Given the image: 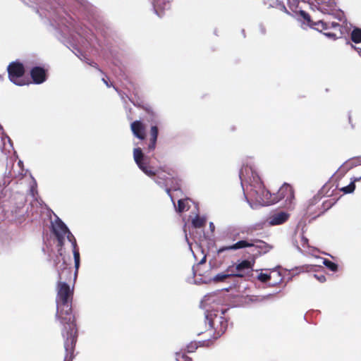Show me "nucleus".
Listing matches in <instances>:
<instances>
[{"label": "nucleus", "instance_id": "nucleus-6", "mask_svg": "<svg viewBox=\"0 0 361 361\" xmlns=\"http://www.w3.org/2000/svg\"><path fill=\"white\" fill-rule=\"evenodd\" d=\"M48 11V18L50 20L51 25L56 29H59L61 32H66V28L73 27L72 22L69 21V20H71V18L68 16L67 17L63 16V13H65V12L62 7L53 11V14L52 11Z\"/></svg>", "mask_w": 361, "mask_h": 361}, {"label": "nucleus", "instance_id": "nucleus-17", "mask_svg": "<svg viewBox=\"0 0 361 361\" xmlns=\"http://www.w3.org/2000/svg\"><path fill=\"white\" fill-rule=\"evenodd\" d=\"M314 25H317L319 30H317L319 32H322L323 30H328L330 29L333 30H338L340 32V35H342V31H341V26L339 23L336 22H331V23H327L324 20H318L317 23H314Z\"/></svg>", "mask_w": 361, "mask_h": 361}, {"label": "nucleus", "instance_id": "nucleus-35", "mask_svg": "<svg viewBox=\"0 0 361 361\" xmlns=\"http://www.w3.org/2000/svg\"><path fill=\"white\" fill-rule=\"evenodd\" d=\"M257 279L262 281V282H264V283H266V282H268L269 280L271 279V276L268 274H265V273H260L258 276H257Z\"/></svg>", "mask_w": 361, "mask_h": 361}, {"label": "nucleus", "instance_id": "nucleus-20", "mask_svg": "<svg viewBox=\"0 0 361 361\" xmlns=\"http://www.w3.org/2000/svg\"><path fill=\"white\" fill-rule=\"evenodd\" d=\"M133 135L140 140L145 139V128L140 121H135L130 125Z\"/></svg>", "mask_w": 361, "mask_h": 361}, {"label": "nucleus", "instance_id": "nucleus-59", "mask_svg": "<svg viewBox=\"0 0 361 361\" xmlns=\"http://www.w3.org/2000/svg\"><path fill=\"white\" fill-rule=\"evenodd\" d=\"M114 90H115L116 91H117V92H118V89H117L116 87H114Z\"/></svg>", "mask_w": 361, "mask_h": 361}, {"label": "nucleus", "instance_id": "nucleus-5", "mask_svg": "<svg viewBox=\"0 0 361 361\" xmlns=\"http://www.w3.org/2000/svg\"><path fill=\"white\" fill-rule=\"evenodd\" d=\"M251 191L256 203L261 206H267L279 202V200L275 197V194L272 195L269 190L264 189L262 181H260V183L255 184L251 187Z\"/></svg>", "mask_w": 361, "mask_h": 361}, {"label": "nucleus", "instance_id": "nucleus-50", "mask_svg": "<svg viewBox=\"0 0 361 361\" xmlns=\"http://www.w3.org/2000/svg\"><path fill=\"white\" fill-rule=\"evenodd\" d=\"M209 228H210L212 232H214V231L215 229V226H214V224L213 222H210L209 223Z\"/></svg>", "mask_w": 361, "mask_h": 361}, {"label": "nucleus", "instance_id": "nucleus-60", "mask_svg": "<svg viewBox=\"0 0 361 361\" xmlns=\"http://www.w3.org/2000/svg\"><path fill=\"white\" fill-rule=\"evenodd\" d=\"M323 212H320L319 214H318V215H317V216H320V214H322Z\"/></svg>", "mask_w": 361, "mask_h": 361}, {"label": "nucleus", "instance_id": "nucleus-49", "mask_svg": "<svg viewBox=\"0 0 361 361\" xmlns=\"http://www.w3.org/2000/svg\"><path fill=\"white\" fill-rule=\"evenodd\" d=\"M102 81L106 85V87H110L112 85L109 84L108 80L105 78H102Z\"/></svg>", "mask_w": 361, "mask_h": 361}, {"label": "nucleus", "instance_id": "nucleus-43", "mask_svg": "<svg viewBox=\"0 0 361 361\" xmlns=\"http://www.w3.org/2000/svg\"><path fill=\"white\" fill-rule=\"evenodd\" d=\"M314 276L321 283H323L324 281H326V277L324 275H317V274H314Z\"/></svg>", "mask_w": 361, "mask_h": 361}, {"label": "nucleus", "instance_id": "nucleus-29", "mask_svg": "<svg viewBox=\"0 0 361 361\" xmlns=\"http://www.w3.org/2000/svg\"><path fill=\"white\" fill-rule=\"evenodd\" d=\"M355 189V184L350 182L347 186L343 187L341 190L345 194H350L354 192Z\"/></svg>", "mask_w": 361, "mask_h": 361}, {"label": "nucleus", "instance_id": "nucleus-34", "mask_svg": "<svg viewBox=\"0 0 361 361\" xmlns=\"http://www.w3.org/2000/svg\"><path fill=\"white\" fill-rule=\"evenodd\" d=\"M60 7H61V6L56 7V4H55V3H54V4L51 3V4H49V5L46 6L44 8V9L45 11H47V13H48V14H46V15H45V16H46V17H47V18H48V16H49V11H52V12H53V11H54V10H56V9H58V8H59ZM41 9H43V7H41Z\"/></svg>", "mask_w": 361, "mask_h": 361}, {"label": "nucleus", "instance_id": "nucleus-31", "mask_svg": "<svg viewBox=\"0 0 361 361\" xmlns=\"http://www.w3.org/2000/svg\"><path fill=\"white\" fill-rule=\"evenodd\" d=\"M319 200H320L319 195H315L313 197V198L310 200V201L308 202L307 207V212H311V207L312 206L315 205Z\"/></svg>", "mask_w": 361, "mask_h": 361}, {"label": "nucleus", "instance_id": "nucleus-16", "mask_svg": "<svg viewBox=\"0 0 361 361\" xmlns=\"http://www.w3.org/2000/svg\"><path fill=\"white\" fill-rule=\"evenodd\" d=\"M319 7L318 10L324 13L331 14L336 7L334 0H316Z\"/></svg>", "mask_w": 361, "mask_h": 361}, {"label": "nucleus", "instance_id": "nucleus-22", "mask_svg": "<svg viewBox=\"0 0 361 361\" xmlns=\"http://www.w3.org/2000/svg\"><path fill=\"white\" fill-rule=\"evenodd\" d=\"M159 134V130L156 125L152 126L150 128V139H149V143L148 145V149L149 151H152L155 149L157 141V137Z\"/></svg>", "mask_w": 361, "mask_h": 361}, {"label": "nucleus", "instance_id": "nucleus-48", "mask_svg": "<svg viewBox=\"0 0 361 361\" xmlns=\"http://www.w3.org/2000/svg\"><path fill=\"white\" fill-rule=\"evenodd\" d=\"M301 240H302V243L303 247H305V245H307L308 239L306 237H305L303 235L301 237Z\"/></svg>", "mask_w": 361, "mask_h": 361}, {"label": "nucleus", "instance_id": "nucleus-41", "mask_svg": "<svg viewBox=\"0 0 361 361\" xmlns=\"http://www.w3.org/2000/svg\"><path fill=\"white\" fill-rule=\"evenodd\" d=\"M36 185H37V183H36L35 180H33V185H32L30 187V193L33 197H35V194L37 193V190L35 188Z\"/></svg>", "mask_w": 361, "mask_h": 361}, {"label": "nucleus", "instance_id": "nucleus-30", "mask_svg": "<svg viewBox=\"0 0 361 361\" xmlns=\"http://www.w3.org/2000/svg\"><path fill=\"white\" fill-rule=\"evenodd\" d=\"M11 179L9 176H4L3 180L0 181V190L3 192V190H5L6 192H7L6 186L10 183Z\"/></svg>", "mask_w": 361, "mask_h": 361}, {"label": "nucleus", "instance_id": "nucleus-4", "mask_svg": "<svg viewBox=\"0 0 361 361\" xmlns=\"http://www.w3.org/2000/svg\"><path fill=\"white\" fill-rule=\"evenodd\" d=\"M25 196L20 192L13 194L8 202H4L2 207L7 218H11V221L21 224L27 212L25 208Z\"/></svg>", "mask_w": 361, "mask_h": 361}, {"label": "nucleus", "instance_id": "nucleus-25", "mask_svg": "<svg viewBox=\"0 0 361 361\" xmlns=\"http://www.w3.org/2000/svg\"><path fill=\"white\" fill-rule=\"evenodd\" d=\"M206 223V217H201L197 215L192 221L193 227L200 228L204 226Z\"/></svg>", "mask_w": 361, "mask_h": 361}, {"label": "nucleus", "instance_id": "nucleus-23", "mask_svg": "<svg viewBox=\"0 0 361 361\" xmlns=\"http://www.w3.org/2000/svg\"><path fill=\"white\" fill-rule=\"evenodd\" d=\"M188 201H189L188 198L178 200L177 207L176 206V204H175V202L173 200L171 202H173V204L175 207L176 211L178 213H181V212H184L185 210L189 209L190 206L188 205Z\"/></svg>", "mask_w": 361, "mask_h": 361}, {"label": "nucleus", "instance_id": "nucleus-56", "mask_svg": "<svg viewBox=\"0 0 361 361\" xmlns=\"http://www.w3.org/2000/svg\"><path fill=\"white\" fill-rule=\"evenodd\" d=\"M282 10H284L286 13H288V11H287V9H286L285 6H283Z\"/></svg>", "mask_w": 361, "mask_h": 361}, {"label": "nucleus", "instance_id": "nucleus-42", "mask_svg": "<svg viewBox=\"0 0 361 361\" xmlns=\"http://www.w3.org/2000/svg\"><path fill=\"white\" fill-rule=\"evenodd\" d=\"M68 240L71 243L73 240H76L75 236L73 235V233L71 231H68L67 234L66 235Z\"/></svg>", "mask_w": 361, "mask_h": 361}, {"label": "nucleus", "instance_id": "nucleus-53", "mask_svg": "<svg viewBox=\"0 0 361 361\" xmlns=\"http://www.w3.org/2000/svg\"><path fill=\"white\" fill-rule=\"evenodd\" d=\"M244 197H245V199L246 200V201L248 202V204L250 205L251 207H252V204H251V202H250L249 199L247 197V196L244 194Z\"/></svg>", "mask_w": 361, "mask_h": 361}, {"label": "nucleus", "instance_id": "nucleus-26", "mask_svg": "<svg viewBox=\"0 0 361 361\" xmlns=\"http://www.w3.org/2000/svg\"><path fill=\"white\" fill-rule=\"evenodd\" d=\"M351 40L356 44L361 42V28L355 27L351 32Z\"/></svg>", "mask_w": 361, "mask_h": 361}, {"label": "nucleus", "instance_id": "nucleus-13", "mask_svg": "<svg viewBox=\"0 0 361 361\" xmlns=\"http://www.w3.org/2000/svg\"><path fill=\"white\" fill-rule=\"evenodd\" d=\"M52 232L56 236L63 235L66 236L67 233L70 231L68 226L64 224V222L56 217V219L54 222L51 224Z\"/></svg>", "mask_w": 361, "mask_h": 361}, {"label": "nucleus", "instance_id": "nucleus-45", "mask_svg": "<svg viewBox=\"0 0 361 361\" xmlns=\"http://www.w3.org/2000/svg\"><path fill=\"white\" fill-rule=\"evenodd\" d=\"M235 266H230L226 269V274H237V271L235 270Z\"/></svg>", "mask_w": 361, "mask_h": 361}, {"label": "nucleus", "instance_id": "nucleus-3", "mask_svg": "<svg viewBox=\"0 0 361 361\" xmlns=\"http://www.w3.org/2000/svg\"><path fill=\"white\" fill-rule=\"evenodd\" d=\"M209 296L205 295L200 302V307L204 310V319L206 327L208 329H214L213 338L217 339L221 337L227 329V321L222 315L218 314V311L208 308L207 301Z\"/></svg>", "mask_w": 361, "mask_h": 361}, {"label": "nucleus", "instance_id": "nucleus-21", "mask_svg": "<svg viewBox=\"0 0 361 361\" xmlns=\"http://www.w3.org/2000/svg\"><path fill=\"white\" fill-rule=\"evenodd\" d=\"M71 245L73 247V255L74 258V264H75V273H74V279H76L77 274L78 272V269L80 264V252L78 248L77 242L76 240H73L71 243Z\"/></svg>", "mask_w": 361, "mask_h": 361}, {"label": "nucleus", "instance_id": "nucleus-11", "mask_svg": "<svg viewBox=\"0 0 361 361\" xmlns=\"http://www.w3.org/2000/svg\"><path fill=\"white\" fill-rule=\"evenodd\" d=\"M253 263L250 261L244 259L240 263L235 265V270L237 271V274H231L235 277H243L245 274L252 270Z\"/></svg>", "mask_w": 361, "mask_h": 361}, {"label": "nucleus", "instance_id": "nucleus-24", "mask_svg": "<svg viewBox=\"0 0 361 361\" xmlns=\"http://www.w3.org/2000/svg\"><path fill=\"white\" fill-rule=\"evenodd\" d=\"M299 15L300 17H302L303 18V20L305 21V23H307V25L308 26H310V27H312L314 30H319V27L317 25H314V23L316 22H313L311 20V17L308 13H307L306 11H305L303 10H300Z\"/></svg>", "mask_w": 361, "mask_h": 361}, {"label": "nucleus", "instance_id": "nucleus-27", "mask_svg": "<svg viewBox=\"0 0 361 361\" xmlns=\"http://www.w3.org/2000/svg\"><path fill=\"white\" fill-rule=\"evenodd\" d=\"M323 264L326 268H328L331 271H336L338 270V264L330 261L329 259H324Z\"/></svg>", "mask_w": 361, "mask_h": 361}, {"label": "nucleus", "instance_id": "nucleus-54", "mask_svg": "<svg viewBox=\"0 0 361 361\" xmlns=\"http://www.w3.org/2000/svg\"><path fill=\"white\" fill-rule=\"evenodd\" d=\"M355 50L357 51L359 56L361 57V48H355Z\"/></svg>", "mask_w": 361, "mask_h": 361}, {"label": "nucleus", "instance_id": "nucleus-36", "mask_svg": "<svg viewBox=\"0 0 361 361\" xmlns=\"http://www.w3.org/2000/svg\"><path fill=\"white\" fill-rule=\"evenodd\" d=\"M176 355L177 361H192V359L185 354L180 355V353H176Z\"/></svg>", "mask_w": 361, "mask_h": 361}, {"label": "nucleus", "instance_id": "nucleus-38", "mask_svg": "<svg viewBox=\"0 0 361 361\" xmlns=\"http://www.w3.org/2000/svg\"><path fill=\"white\" fill-rule=\"evenodd\" d=\"M197 348V344L196 342H191L187 345V352L192 353Z\"/></svg>", "mask_w": 361, "mask_h": 361}, {"label": "nucleus", "instance_id": "nucleus-14", "mask_svg": "<svg viewBox=\"0 0 361 361\" xmlns=\"http://www.w3.org/2000/svg\"><path fill=\"white\" fill-rule=\"evenodd\" d=\"M171 1V0H152L154 12L159 17L162 16L164 11L170 8Z\"/></svg>", "mask_w": 361, "mask_h": 361}, {"label": "nucleus", "instance_id": "nucleus-33", "mask_svg": "<svg viewBox=\"0 0 361 361\" xmlns=\"http://www.w3.org/2000/svg\"><path fill=\"white\" fill-rule=\"evenodd\" d=\"M334 11H335V9L331 12V15H334L335 18H336L339 21L345 20V16H344V13L343 11H336L335 13H334Z\"/></svg>", "mask_w": 361, "mask_h": 361}, {"label": "nucleus", "instance_id": "nucleus-2", "mask_svg": "<svg viewBox=\"0 0 361 361\" xmlns=\"http://www.w3.org/2000/svg\"><path fill=\"white\" fill-rule=\"evenodd\" d=\"M133 159L138 168L145 175L152 178L160 188H164L167 195L170 197L171 200L173 201L171 189H173L174 190L178 189L173 185L174 178L169 173L166 176L163 171H155L154 168L149 165V157L143 153L140 147H137L133 149Z\"/></svg>", "mask_w": 361, "mask_h": 361}, {"label": "nucleus", "instance_id": "nucleus-58", "mask_svg": "<svg viewBox=\"0 0 361 361\" xmlns=\"http://www.w3.org/2000/svg\"><path fill=\"white\" fill-rule=\"evenodd\" d=\"M22 164H23V162L21 161H19L18 164L20 165Z\"/></svg>", "mask_w": 361, "mask_h": 361}, {"label": "nucleus", "instance_id": "nucleus-51", "mask_svg": "<svg viewBox=\"0 0 361 361\" xmlns=\"http://www.w3.org/2000/svg\"><path fill=\"white\" fill-rule=\"evenodd\" d=\"M361 180V176L359 178H354L353 180H351V182H353L355 184V182L359 181Z\"/></svg>", "mask_w": 361, "mask_h": 361}, {"label": "nucleus", "instance_id": "nucleus-8", "mask_svg": "<svg viewBox=\"0 0 361 361\" xmlns=\"http://www.w3.org/2000/svg\"><path fill=\"white\" fill-rule=\"evenodd\" d=\"M239 178L240 179L241 185L244 189V183H247L252 187L255 184L260 183L261 179L256 171L254 166L247 163L244 164L239 171Z\"/></svg>", "mask_w": 361, "mask_h": 361}, {"label": "nucleus", "instance_id": "nucleus-61", "mask_svg": "<svg viewBox=\"0 0 361 361\" xmlns=\"http://www.w3.org/2000/svg\"><path fill=\"white\" fill-rule=\"evenodd\" d=\"M298 250L301 251V249L298 246Z\"/></svg>", "mask_w": 361, "mask_h": 361}, {"label": "nucleus", "instance_id": "nucleus-19", "mask_svg": "<svg viewBox=\"0 0 361 361\" xmlns=\"http://www.w3.org/2000/svg\"><path fill=\"white\" fill-rule=\"evenodd\" d=\"M252 247L257 250L259 255L266 254L269 252L271 249L272 246L263 240L258 239H252Z\"/></svg>", "mask_w": 361, "mask_h": 361}, {"label": "nucleus", "instance_id": "nucleus-47", "mask_svg": "<svg viewBox=\"0 0 361 361\" xmlns=\"http://www.w3.org/2000/svg\"><path fill=\"white\" fill-rule=\"evenodd\" d=\"M348 123L350 125L351 128L354 129L355 128V124L353 123L352 116H351L350 113L348 114Z\"/></svg>", "mask_w": 361, "mask_h": 361}, {"label": "nucleus", "instance_id": "nucleus-7", "mask_svg": "<svg viewBox=\"0 0 361 361\" xmlns=\"http://www.w3.org/2000/svg\"><path fill=\"white\" fill-rule=\"evenodd\" d=\"M8 74L11 82L18 86H23L27 84L24 78L25 68L22 63L13 61L11 63L8 68Z\"/></svg>", "mask_w": 361, "mask_h": 361}, {"label": "nucleus", "instance_id": "nucleus-12", "mask_svg": "<svg viewBox=\"0 0 361 361\" xmlns=\"http://www.w3.org/2000/svg\"><path fill=\"white\" fill-rule=\"evenodd\" d=\"M252 245H253L252 239H251L250 240H241L231 245L221 247L218 250V253H221V252H224L228 251V250H236L245 248V247H252Z\"/></svg>", "mask_w": 361, "mask_h": 361}, {"label": "nucleus", "instance_id": "nucleus-57", "mask_svg": "<svg viewBox=\"0 0 361 361\" xmlns=\"http://www.w3.org/2000/svg\"><path fill=\"white\" fill-rule=\"evenodd\" d=\"M351 47H352V48H353V49H354L355 50V48H357V47H355V46H354V45H353V44H351Z\"/></svg>", "mask_w": 361, "mask_h": 361}, {"label": "nucleus", "instance_id": "nucleus-40", "mask_svg": "<svg viewBox=\"0 0 361 361\" xmlns=\"http://www.w3.org/2000/svg\"><path fill=\"white\" fill-rule=\"evenodd\" d=\"M323 34L327 37L329 39H336L338 38L337 35L336 33L334 32H323Z\"/></svg>", "mask_w": 361, "mask_h": 361}, {"label": "nucleus", "instance_id": "nucleus-46", "mask_svg": "<svg viewBox=\"0 0 361 361\" xmlns=\"http://www.w3.org/2000/svg\"><path fill=\"white\" fill-rule=\"evenodd\" d=\"M2 140H3V141H4V145H5V140H6L8 141V144L10 145V147H11V148H13V143H12V141H11V138H10L8 136L5 135V137H2Z\"/></svg>", "mask_w": 361, "mask_h": 361}, {"label": "nucleus", "instance_id": "nucleus-9", "mask_svg": "<svg viewBox=\"0 0 361 361\" xmlns=\"http://www.w3.org/2000/svg\"><path fill=\"white\" fill-rule=\"evenodd\" d=\"M275 197L279 200V202L285 199V202L291 204L294 198V193L291 186L288 183H284L278 190Z\"/></svg>", "mask_w": 361, "mask_h": 361}, {"label": "nucleus", "instance_id": "nucleus-32", "mask_svg": "<svg viewBox=\"0 0 361 361\" xmlns=\"http://www.w3.org/2000/svg\"><path fill=\"white\" fill-rule=\"evenodd\" d=\"M146 111L152 117L151 122L157 124V114L152 108H147Z\"/></svg>", "mask_w": 361, "mask_h": 361}, {"label": "nucleus", "instance_id": "nucleus-37", "mask_svg": "<svg viewBox=\"0 0 361 361\" xmlns=\"http://www.w3.org/2000/svg\"><path fill=\"white\" fill-rule=\"evenodd\" d=\"M58 242V247H59V252L61 251L65 243V236L59 235L56 236Z\"/></svg>", "mask_w": 361, "mask_h": 361}, {"label": "nucleus", "instance_id": "nucleus-52", "mask_svg": "<svg viewBox=\"0 0 361 361\" xmlns=\"http://www.w3.org/2000/svg\"><path fill=\"white\" fill-rule=\"evenodd\" d=\"M206 262V256L203 257V258L199 262L200 264H204Z\"/></svg>", "mask_w": 361, "mask_h": 361}, {"label": "nucleus", "instance_id": "nucleus-28", "mask_svg": "<svg viewBox=\"0 0 361 361\" xmlns=\"http://www.w3.org/2000/svg\"><path fill=\"white\" fill-rule=\"evenodd\" d=\"M233 276L231 274L219 273L213 277V281L215 282L224 281L229 277Z\"/></svg>", "mask_w": 361, "mask_h": 361}, {"label": "nucleus", "instance_id": "nucleus-1", "mask_svg": "<svg viewBox=\"0 0 361 361\" xmlns=\"http://www.w3.org/2000/svg\"><path fill=\"white\" fill-rule=\"evenodd\" d=\"M56 269L58 273V283L56 286L57 295L56 298V318L60 321L63 329L61 334L64 339V348L66 356L64 361H72L73 352L77 341L78 329L75 317L72 314V299L73 289L62 279L71 275V269L67 267L65 261L61 264H56Z\"/></svg>", "mask_w": 361, "mask_h": 361}, {"label": "nucleus", "instance_id": "nucleus-15", "mask_svg": "<svg viewBox=\"0 0 361 361\" xmlns=\"http://www.w3.org/2000/svg\"><path fill=\"white\" fill-rule=\"evenodd\" d=\"M289 214L285 212H279L271 215L269 219V224L271 226L281 225L286 222Z\"/></svg>", "mask_w": 361, "mask_h": 361}, {"label": "nucleus", "instance_id": "nucleus-10", "mask_svg": "<svg viewBox=\"0 0 361 361\" xmlns=\"http://www.w3.org/2000/svg\"><path fill=\"white\" fill-rule=\"evenodd\" d=\"M30 76L35 84H42L47 80V71L41 66H35L30 70Z\"/></svg>", "mask_w": 361, "mask_h": 361}, {"label": "nucleus", "instance_id": "nucleus-55", "mask_svg": "<svg viewBox=\"0 0 361 361\" xmlns=\"http://www.w3.org/2000/svg\"><path fill=\"white\" fill-rule=\"evenodd\" d=\"M282 10H284L286 13H288V11H287V9H286L285 6H283Z\"/></svg>", "mask_w": 361, "mask_h": 361}, {"label": "nucleus", "instance_id": "nucleus-39", "mask_svg": "<svg viewBox=\"0 0 361 361\" xmlns=\"http://www.w3.org/2000/svg\"><path fill=\"white\" fill-rule=\"evenodd\" d=\"M85 10H89L90 8V4L86 0H75Z\"/></svg>", "mask_w": 361, "mask_h": 361}, {"label": "nucleus", "instance_id": "nucleus-18", "mask_svg": "<svg viewBox=\"0 0 361 361\" xmlns=\"http://www.w3.org/2000/svg\"><path fill=\"white\" fill-rule=\"evenodd\" d=\"M75 49L72 51L74 53V54L78 57L82 61L85 62L87 64L90 65V66L94 68L99 73L102 75H104V72L99 68L97 63H95L93 61L90 60L85 54H84L79 49L73 47Z\"/></svg>", "mask_w": 361, "mask_h": 361}, {"label": "nucleus", "instance_id": "nucleus-44", "mask_svg": "<svg viewBox=\"0 0 361 361\" xmlns=\"http://www.w3.org/2000/svg\"><path fill=\"white\" fill-rule=\"evenodd\" d=\"M273 296V294H268L267 295L262 296L260 298H256L255 301L262 302L267 299H269Z\"/></svg>", "mask_w": 361, "mask_h": 361}]
</instances>
